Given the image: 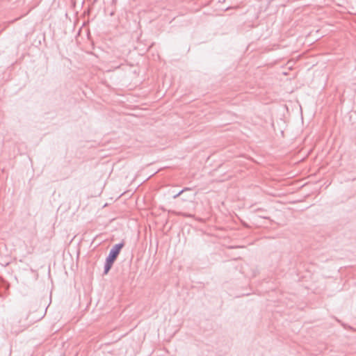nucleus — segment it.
Instances as JSON below:
<instances>
[{
  "label": "nucleus",
  "instance_id": "1",
  "mask_svg": "<svg viewBox=\"0 0 356 356\" xmlns=\"http://www.w3.org/2000/svg\"><path fill=\"white\" fill-rule=\"evenodd\" d=\"M124 246V242L122 241L113 245L108 255L106 258L104 275H107L108 273Z\"/></svg>",
  "mask_w": 356,
  "mask_h": 356
},
{
  "label": "nucleus",
  "instance_id": "2",
  "mask_svg": "<svg viewBox=\"0 0 356 356\" xmlns=\"http://www.w3.org/2000/svg\"><path fill=\"white\" fill-rule=\"evenodd\" d=\"M192 188L185 187L177 193L172 195L173 199H177L180 197L182 202H192L195 197V194L192 193Z\"/></svg>",
  "mask_w": 356,
  "mask_h": 356
},
{
  "label": "nucleus",
  "instance_id": "3",
  "mask_svg": "<svg viewBox=\"0 0 356 356\" xmlns=\"http://www.w3.org/2000/svg\"><path fill=\"white\" fill-rule=\"evenodd\" d=\"M172 212L177 216H184V217H186V218H191L193 216L192 214H190V213H183V212H176V211H172Z\"/></svg>",
  "mask_w": 356,
  "mask_h": 356
},
{
  "label": "nucleus",
  "instance_id": "4",
  "mask_svg": "<svg viewBox=\"0 0 356 356\" xmlns=\"http://www.w3.org/2000/svg\"><path fill=\"white\" fill-rule=\"evenodd\" d=\"M293 59V58L291 57V58H290L291 62L292 61Z\"/></svg>",
  "mask_w": 356,
  "mask_h": 356
}]
</instances>
